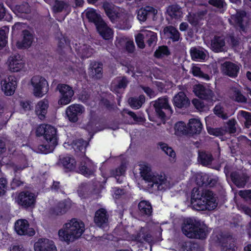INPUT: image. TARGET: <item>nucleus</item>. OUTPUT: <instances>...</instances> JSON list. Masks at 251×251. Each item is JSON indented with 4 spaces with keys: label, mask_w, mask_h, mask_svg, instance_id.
<instances>
[{
    "label": "nucleus",
    "mask_w": 251,
    "mask_h": 251,
    "mask_svg": "<svg viewBox=\"0 0 251 251\" xmlns=\"http://www.w3.org/2000/svg\"><path fill=\"white\" fill-rule=\"evenodd\" d=\"M157 40V34L152 31H148L145 38L146 44L150 47L155 44Z\"/></svg>",
    "instance_id": "de8ad7c7"
},
{
    "label": "nucleus",
    "mask_w": 251,
    "mask_h": 251,
    "mask_svg": "<svg viewBox=\"0 0 251 251\" xmlns=\"http://www.w3.org/2000/svg\"><path fill=\"white\" fill-rule=\"evenodd\" d=\"M131 238L132 241L141 244L144 242L151 243L152 241L151 234L146 228L142 226L138 231L132 234Z\"/></svg>",
    "instance_id": "9b49d317"
},
{
    "label": "nucleus",
    "mask_w": 251,
    "mask_h": 251,
    "mask_svg": "<svg viewBox=\"0 0 251 251\" xmlns=\"http://www.w3.org/2000/svg\"><path fill=\"white\" fill-rule=\"evenodd\" d=\"M157 13V10L154 7L146 6L139 9L137 17L141 22H145L148 18L153 19Z\"/></svg>",
    "instance_id": "dca6fc26"
},
{
    "label": "nucleus",
    "mask_w": 251,
    "mask_h": 251,
    "mask_svg": "<svg viewBox=\"0 0 251 251\" xmlns=\"http://www.w3.org/2000/svg\"><path fill=\"white\" fill-rule=\"evenodd\" d=\"M179 10L180 8L178 5H172L168 7L167 12L172 19H177L179 16Z\"/></svg>",
    "instance_id": "49530a36"
},
{
    "label": "nucleus",
    "mask_w": 251,
    "mask_h": 251,
    "mask_svg": "<svg viewBox=\"0 0 251 251\" xmlns=\"http://www.w3.org/2000/svg\"><path fill=\"white\" fill-rule=\"evenodd\" d=\"M233 97L235 101L239 102H245L247 101L246 98L242 94L239 90L235 89L233 91Z\"/></svg>",
    "instance_id": "864d4df0"
},
{
    "label": "nucleus",
    "mask_w": 251,
    "mask_h": 251,
    "mask_svg": "<svg viewBox=\"0 0 251 251\" xmlns=\"http://www.w3.org/2000/svg\"><path fill=\"white\" fill-rule=\"evenodd\" d=\"M202 71L201 68L198 66H194L192 68V73L193 75L196 77H199L202 74Z\"/></svg>",
    "instance_id": "774afa93"
},
{
    "label": "nucleus",
    "mask_w": 251,
    "mask_h": 251,
    "mask_svg": "<svg viewBox=\"0 0 251 251\" xmlns=\"http://www.w3.org/2000/svg\"><path fill=\"white\" fill-rule=\"evenodd\" d=\"M74 95V91L72 87L69 85L64 84V105L68 104L72 100L73 96Z\"/></svg>",
    "instance_id": "a19ab883"
},
{
    "label": "nucleus",
    "mask_w": 251,
    "mask_h": 251,
    "mask_svg": "<svg viewBox=\"0 0 251 251\" xmlns=\"http://www.w3.org/2000/svg\"><path fill=\"white\" fill-rule=\"evenodd\" d=\"M37 136L43 135L47 143L40 145L37 149V152L47 154L52 151L57 144L56 129L50 125H41L36 129Z\"/></svg>",
    "instance_id": "7ed1b4c3"
},
{
    "label": "nucleus",
    "mask_w": 251,
    "mask_h": 251,
    "mask_svg": "<svg viewBox=\"0 0 251 251\" xmlns=\"http://www.w3.org/2000/svg\"><path fill=\"white\" fill-rule=\"evenodd\" d=\"M171 52L166 46H159L158 48L154 51V56L156 58H162L165 56H168Z\"/></svg>",
    "instance_id": "37998d69"
},
{
    "label": "nucleus",
    "mask_w": 251,
    "mask_h": 251,
    "mask_svg": "<svg viewBox=\"0 0 251 251\" xmlns=\"http://www.w3.org/2000/svg\"><path fill=\"white\" fill-rule=\"evenodd\" d=\"M208 3L211 5L219 9L223 8L225 3L224 0H209Z\"/></svg>",
    "instance_id": "052dcab7"
},
{
    "label": "nucleus",
    "mask_w": 251,
    "mask_h": 251,
    "mask_svg": "<svg viewBox=\"0 0 251 251\" xmlns=\"http://www.w3.org/2000/svg\"><path fill=\"white\" fill-rule=\"evenodd\" d=\"M102 7L106 16L112 22L114 23L119 21L121 14L118 7L112 3L106 1L103 2Z\"/></svg>",
    "instance_id": "1a4fd4ad"
},
{
    "label": "nucleus",
    "mask_w": 251,
    "mask_h": 251,
    "mask_svg": "<svg viewBox=\"0 0 251 251\" xmlns=\"http://www.w3.org/2000/svg\"><path fill=\"white\" fill-rule=\"evenodd\" d=\"M191 203L198 211L212 210L218 205L216 198L212 191L205 190L201 193L198 188H194L191 193Z\"/></svg>",
    "instance_id": "f03ea898"
},
{
    "label": "nucleus",
    "mask_w": 251,
    "mask_h": 251,
    "mask_svg": "<svg viewBox=\"0 0 251 251\" xmlns=\"http://www.w3.org/2000/svg\"><path fill=\"white\" fill-rule=\"evenodd\" d=\"M8 32L9 28L6 26L0 28V49L4 48L7 44V34Z\"/></svg>",
    "instance_id": "a18cd8bd"
},
{
    "label": "nucleus",
    "mask_w": 251,
    "mask_h": 251,
    "mask_svg": "<svg viewBox=\"0 0 251 251\" xmlns=\"http://www.w3.org/2000/svg\"><path fill=\"white\" fill-rule=\"evenodd\" d=\"M24 184V182L22 181L19 177L16 176V177L13 179L11 182V188L12 189H15L17 187L23 185Z\"/></svg>",
    "instance_id": "e2e57ef3"
},
{
    "label": "nucleus",
    "mask_w": 251,
    "mask_h": 251,
    "mask_svg": "<svg viewBox=\"0 0 251 251\" xmlns=\"http://www.w3.org/2000/svg\"><path fill=\"white\" fill-rule=\"evenodd\" d=\"M15 230L20 235L33 236L35 231L32 228L29 227V224L27 220L20 219L17 220L15 224Z\"/></svg>",
    "instance_id": "9d476101"
},
{
    "label": "nucleus",
    "mask_w": 251,
    "mask_h": 251,
    "mask_svg": "<svg viewBox=\"0 0 251 251\" xmlns=\"http://www.w3.org/2000/svg\"><path fill=\"white\" fill-rule=\"evenodd\" d=\"M145 38L144 35L142 33H139L135 37V42L137 46L140 49H144L145 47Z\"/></svg>",
    "instance_id": "13d9d810"
},
{
    "label": "nucleus",
    "mask_w": 251,
    "mask_h": 251,
    "mask_svg": "<svg viewBox=\"0 0 251 251\" xmlns=\"http://www.w3.org/2000/svg\"><path fill=\"white\" fill-rule=\"evenodd\" d=\"M175 134L178 136L189 135L188 126L183 121L176 122L174 126Z\"/></svg>",
    "instance_id": "e433bc0d"
},
{
    "label": "nucleus",
    "mask_w": 251,
    "mask_h": 251,
    "mask_svg": "<svg viewBox=\"0 0 251 251\" xmlns=\"http://www.w3.org/2000/svg\"><path fill=\"white\" fill-rule=\"evenodd\" d=\"M125 112L130 116L134 121L135 122H141L142 121V118L141 117L137 116L136 114L133 111L129 110H125Z\"/></svg>",
    "instance_id": "338daca9"
},
{
    "label": "nucleus",
    "mask_w": 251,
    "mask_h": 251,
    "mask_svg": "<svg viewBox=\"0 0 251 251\" xmlns=\"http://www.w3.org/2000/svg\"><path fill=\"white\" fill-rule=\"evenodd\" d=\"M76 168V161L72 155L64 157V169L65 172L74 171Z\"/></svg>",
    "instance_id": "c9c22d12"
},
{
    "label": "nucleus",
    "mask_w": 251,
    "mask_h": 251,
    "mask_svg": "<svg viewBox=\"0 0 251 251\" xmlns=\"http://www.w3.org/2000/svg\"><path fill=\"white\" fill-rule=\"evenodd\" d=\"M125 49L128 53H133L135 50V45L132 41H127L126 43Z\"/></svg>",
    "instance_id": "69168bd1"
},
{
    "label": "nucleus",
    "mask_w": 251,
    "mask_h": 251,
    "mask_svg": "<svg viewBox=\"0 0 251 251\" xmlns=\"http://www.w3.org/2000/svg\"><path fill=\"white\" fill-rule=\"evenodd\" d=\"M128 82L126 76L117 77L111 83V90L115 93L120 94L121 90H124L127 87Z\"/></svg>",
    "instance_id": "4be33fe9"
},
{
    "label": "nucleus",
    "mask_w": 251,
    "mask_h": 251,
    "mask_svg": "<svg viewBox=\"0 0 251 251\" xmlns=\"http://www.w3.org/2000/svg\"><path fill=\"white\" fill-rule=\"evenodd\" d=\"M97 166L89 158L86 157L82 159L78 166L77 173L85 176L89 177L94 175L96 172Z\"/></svg>",
    "instance_id": "0eeeda50"
},
{
    "label": "nucleus",
    "mask_w": 251,
    "mask_h": 251,
    "mask_svg": "<svg viewBox=\"0 0 251 251\" xmlns=\"http://www.w3.org/2000/svg\"><path fill=\"white\" fill-rule=\"evenodd\" d=\"M53 10L55 13L61 12L63 10V2L61 1L55 0Z\"/></svg>",
    "instance_id": "0e129e2a"
},
{
    "label": "nucleus",
    "mask_w": 251,
    "mask_h": 251,
    "mask_svg": "<svg viewBox=\"0 0 251 251\" xmlns=\"http://www.w3.org/2000/svg\"><path fill=\"white\" fill-rule=\"evenodd\" d=\"M164 32L167 38L171 39L173 42L179 41L180 38V34L178 30L172 25L166 26L164 29Z\"/></svg>",
    "instance_id": "7c9ffc66"
},
{
    "label": "nucleus",
    "mask_w": 251,
    "mask_h": 251,
    "mask_svg": "<svg viewBox=\"0 0 251 251\" xmlns=\"http://www.w3.org/2000/svg\"><path fill=\"white\" fill-rule=\"evenodd\" d=\"M145 101V97L141 95L138 97H130L128 99L130 106L134 109L140 108Z\"/></svg>",
    "instance_id": "4c0bfd02"
},
{
    "label": "nucleus",
    "mask_w": 251,
    "mask_h": 251,
    "mask_svg": "<svg viewBox=\"0 0 251 251\" xmlns=\"http://www.w3.org/2000/svg\"><path fill=\"white\" fill-rule=\"evenodd\" d=\"M36 198L34 194L28 191L21 192L17 200L18 203L25 208L33 207Z\"/></svg>",
    "instance_id": "6e6552de"
},
{
    "label": "nucleus",
    "mask_w": 251,
    "mask_h": 251,
    "mask_svg": "<svg viewBox=\"0 0 251 251\" xmlns=\"http://www.w3.org/2000/svg\"><path fill=\"white\" fill-rule=\"evenodd\" d=\"M215 241L221 246L224 251H236L237 248L234 242L230 241L229 242L227 237L222 233L216 236Z\"/></svg>",
    "instance_id": "6ab92c4d"
},
{
    "label": "nucleus",
    "mask_w": 251,
    "mask_h": 251,
    "mask_svg": "<svg viewBox=\"0 0 251 251\" xmlns=\"http://www.w3.org/2000/svg\"><path fill=\"white\" fill-rule=\"evenodd\" d=\"M99 103L100 105L105 107L108 110H112L114 109V104L111 103L110 100L106 98H101Z\"/></svg>",
    "instance_id": "5fc2aeb1"
},
{
    "label": "nucleus",
    "mask_w": 251,
    "mask_h": 251,
    "mask_svg": "<svg viewBox=\"0 0 251 251\" xmlns=\"http://www.w3.org/2000/svg\"><path fill=\"white\" fill-rule=\"evenodd\" d=\"M222 67L225 75L232 78H235L237 76L240 68L235 63L230 61H226L222 64Z\"/></svg>",
    "instance_id": "5701e85b"
},
{
    "label": "nucleus",
    "mask_w": 251,
    "mask_h": 251,
    "mask_svg": "<svg viewBox=\"0 0 251 251\" xmlns=\"http://www.w3.org/2000/svg\"><path fill=\"white\" fill-rule=\"evenodd\" d=\"M193 92L198 98L205 100H210L214 96L212 90L200 84L194 86Z\"/></svg>",
    "instance_id": "4468645a"
},
{
    "label": "nucleus",
    "mask_w": 251,
    "mask_h": 251,
    "mask_svg": "<svg viewBox=\"0 0 251 251\" xmlns=\"http://www.w3.org/2000/svg\"><path fill=\"white\" fill-rule=\"evenodd\" d=\"M230 177L233 183L238 188L244 187L249 179L245 174L236 171L231 173Z\"/></svg>",
    "instance_id": "393cba45"
},
{
    "label": "nucleus",
    "mask_w": 251,
    "mask_h": 251,
    "mask_svg": "<svg viewBox=\"0 0 251 251\" xmlns=\"http://www.w3.org/2000/svg\"><path fill=\"white\" fill-rule=\"evenodd\" d=\"M88 75L92 79H100L103 75L102 63L97 61L91 63L88 69Z\"/></svg>",
    "instance_id": "2eb2a0df"
},
{
    "label": "nucleus",
    "mask_w": 251,
    "mask_h": 251,
    "mask_svg": "<svg viewBox=\"0 0 251 251\" xmlns=\"http://www.w3.org/2000/svg\"><path fill=\"white\" fill-rule=\"evenodd\" d=\"M161 149L168 156L175 158L176 157V153L172 148L169 147L168 144L163 142H159L157 144Z\"/></svg>",
    "instance_id": "09e8293b"
},
{
    "label": "nucleus",
    "mask_w": 251,
    "mask_h": 251,
    "mask_svg": "<svg viewBox=\"0 0 251 251\" xmlns=\"http://www.w3.org/2000/svg\"><path fill=\"white\" fill-rule=\"evenodd\" d=\"M236 120L232 118L228 121L226 123V126L223 127L225 134L227 133L229 134H234L237 131L235 125L236 124Z\"/></svg>",
    "instance_id": "79ce46f5"
},
{
    "label": "nucleus",
    "mask_w": 251,
    "mask_h": 251,
    "mask_svg": "<svg viewBox=\"0 0 251 251\" xmlns=\"http://www.w3.org/2000/svg\"><path fill=\"white\" fill-rule=\"evenodd\" d=\"M1 90L7 96H11L15 90L16 82L13 81L12 76L8 77L7 79H3L1 80Z\"/></svg>",
    "instance_id": "b1692460"
},
{
    "label": "nucleus",
    "mask_w": 251,
    "mask_h": 251,
    "mask_svg": "<svg viewBox=\"0 0 251 251\" xmlns=\"http://www.w3.org/2000/svg\"><path fill=\"white\" fill-rule=\"evenodd\" d=\"M97 30L102 38L106 40L113 38V31L107 24L103 21L102 23L96 26Z\"/></svg>",
    "instance_id": "cd10ccee"
},
{
    "label": "nucleus",
    "mask_w": 251,
    "mask_h": 251,
    "mask_svg": "<svg viewBox=\"0 0 251 251\" xmlns=\"http://www.w3.org/2000/svg\"><path fill=\"white\" fill-rule=\"evenodd\" d=\"M207 226L201 220L194 217L187 218L181 226L182 233L188 238L205 239L208 234Z\"/></svg>",
    "instance_id": "f257e3e1"
},
{
    "label": "nucleus",
    "mask_w": 251,
    "mask_h": 251,
    "mask_svg": "<svg viewBox=\"0 0 251 251\" xmlns=\"http://www.w3.org/2000/svg\"><path fill=\"white\" fill-rule=\"evenodd\" d=\"M48 102L47 100L40 101L36 106L35 113L41 120L45 118V115L47 113Z\"/></svg>",
    "instance_id": "72a5a7b5"
},
{
    "label": "nucleus",
    "mask_w": 251,
    "mask_h": 251,
    "mask_svg": "<svg viewBox=\"0 0 251 251\" xmlns=\"http://www.w3.org/2000/svg\"><path fill=\"white\" fill-rule=\"evenodd\" d=\"M63 208V203L59 202L57 205L53 208L50 209L49 214L50 217H54L56 216L61 215Z\"/></svg>",
    "instance_id": "3c124183"
},
{
    "label": "nucleus",
    "mask_w": 251,
    "mask_h": 251,
    "mask_svg": "<svg viewBox=\"0 0 251 251\" xmlns=\"http://www.w3.org/2000/svg\"><path fill=\"white\" fill-rule=\"evenodd\" d=\"M65 225L66 229L64 228V241L74 242L79 238L85 231L84 223L75 218Z\"/></svg>",
    "instance_id": "20e7f679"
},
{
    "label": "nucleus",
    "mask_w": 251,
    "mask_h": 251,
    "mask_svg": "<svg viewBox=\"0 0 251 251\" xmlns=\"http://www.w3.org/2000/svg\"><path fill=\"white\" fill-rule=\"evenodd\" d=\"M86 17L89 22L95 24L96 27L104 21L100 15L97 13L94 9L87 11L86 13Z\"/></svg>",
    "instance_id": "f704fd0d"
},
{
    "label": "nucleus",
    "mask_w": 251,
    "mask_h": 251,
    "mask_svg": "<svg viewBox=\"0 0 251 251\" xmlns=\"http://www.w3.org/2000/svg\"><path fill=\"white\" fill-rule=\"evenodd\" d=\"M225 47V40L222 36L215 35L211 40V48L215 52H221L224 51Z\"/></svg>",
    "instance_id": "c756f323"
},
{
    "label": "nucleus",
    "mask_w": 251,
    "mask_h": 251,
    "mask_svg": "<svg viewBox=\"0 0 251 251\" xmlns=\"http://www.w3.org/2000/svg\"><path fill=\"white\" fill-rule=\"evenodd\" d=\"M187 126L190 136L200 134L203 128V125L201 121L194 118L189 120Z\"/></svg>",
    "instance_id": "bb28decb"
},
{
    "label": "nucleus",
    "mask_w": 251,
    "mask_h": 251,
    "mask_svg": "<svg viewBox=\"0 0 251 251\" xmlns=\"http://www.w3.org/2000/svg\"><path fill=\"white\" fill-rule=\"evenodd\" d=\"M85 142L82 139H79L75 140L74 142V145L76 149L79 151H82L84 149Z\"/></svg>",
    "instance_id": "680f3d73"
},
{
    "label": "nucleus",
    "mask_w": 251,
    "mask_h": 251,
    "mask_svg": "<svg viewBox=\"0 0 251 251\" xmlns=\"http://www.w3.org/2000/svg\"><path fill=\"white\" fill-rule=\"evenodd\" d=\"M140 214L142 216H150L152 212V208L151 203L146 201H141L138 205Z\"/></svg>",
    "instance_id": "473e14b6"
},
{
    "label": "nucleus",
    "mask_w": 251,
    "mask_h": 251,
    "mask_svg": "<svg viewBox=\"0 0 251 251\" xmlns=\"http://www.w3.org/2000/svg\"><path fill=\"white\" fill-rule=\"evenodd\" d=\"M247 13L245 11L237 12L233 15L232 19L235 23V26L239 28L241 31H245V26L244 24V19L246 16Z\"/></svg>",
    "instance_id": "2f4dec72"
},
{
    "label": "nucleus",
    "mask_w": 251,
    "mask_h": 251,
    "mask_svg": "<svg viewBox=\"0 0 251 251\" xmlns=\"http://www.w3.org/2000/svg\"><path fill=\"white\" fill-rule=\"evenodd\" d=\"M7 63L9 70L12 72H18L24 66V63L22 60L21 56L19 54L10 56L8 58Z\"/></svg>",
    "instance_id": "a211bd4d"
},
{
    "label": "nucleus",
    "mask_w": 251,
    "mask_h": 251,
    "mask_svg": "<svg viewBox=\"0 0 251 251\" xmlns=\"http://www.w3.org/2000/svg\"><path fill=\"white\" fill-rule=\"evenodd\" d=\"M30 82L33 87V94L35 96L41 97L48 91V82L43 77L35 75L31 78Z\"/></svg>",
    "instance_id": "39448f33"
},
{
    "label": "nucleus",
    "mask_w": 251,
    "mask_h": 251,
    "mask_svg": "<svg viewBox=\"0 0 251 251\" xmlns=\"http://www.w3.org/2000/svg\"><path fill=\"white\" fill-rule=\"evenodd\" d=\"M35 251H57L52 241L48 239H39L34 244Z\"/></svg>",
    "instance_id": "f3484780"
},
{
    "label": "nucleus",
    "mask_w": 251,
    "mask_h": 251,
    "mask_svg": "<svg viewBox=\"0 0 251 251\" xmlns=\"http://www.w3.org/2000/svg\"><path fill=\"white\" fill-rule=\"evenodd\" d=\"M198 159L202 166L210 165L213 160L212 154L205 151H199Z\"/></svg>",
    "instance_id": "ea45409f"
},
{
    "label": "nucleus",
    "mask_w": 251,
    "mask_h": 251,
    "mask_svg": "<svg viewBox=\"0 0 251 251\" xmlns=\"http://www.w3.org/2000/svg\"><path fill=\"white\" fill-rule=\"evenodd\" d=\"M173 103L175 108L182 109L190 105V101L184 92L180 91L174 97Z\"/></svg>",
    "instance_id": "ddd939ff"
},
{
    "label": "nucleus",
    "mask_w": 251,
    "mask_h": 251,
    "mask_svg": "<svg viewBox=\"0 0 251 251\" xmlns=\"http://www.w3.org/2000/svg\"><path fill=\"white\" fill-rule=\"evenodd\" d=\"M108 218L106 209L100 208L95 212L94 221L97 226L103 227L108 223Z\"/></svg>",
    "instance_id": "412c9836"
},
{
    "label": "nucleus",
    "mask_w": 251,
    "mask_h": 251,
    "mask_svg": "<svg viewBox=\"0 0 251 251\" xmlns=\"http://www.w3.org/2000/svg\"><path fill=\"white\" fill-rule=\"evenodd\" d=\"M126 166L122 163L120 166L113 170L112 174L114 176H124L126 173Z\"/></svg>",
    "instance_id": "4d7b16f0"
},
{
    "label": "nucleus",
    "mask_w": 251,
    "mask_h": 251,
    "mask_svg": "<svg viewBox=\"0 0 251 251\" xmlns=\"http://www.w3.org/2000/svg\"><path fill=\"white\" fill-rule=\"evenodd\" d=\"M23 39L21 41H18L16 45L19 49H24L30 47L33 42V37L30 31L23 30L22 32Z\"/></svg>",
    "instance_id": "c85d7f7f"
},
{
    "label": "nucleus",
    "mask_w": 251,
    "mask_h": 251,
    "mask_svg": "<svg viewBox=\"0 0 251 251\" xmlns=\"http://www.w3.org/2000/svg\"><path fill=\"white\" fill-rule=\"evenodd\" d=\"M141 176L143 178L148 182H152L158 186L165 183L167 178L164 174L152 175L150 169L145 166L141 171Z\"/></svg>",
    "instance_id": "423d86ee"
},
{
    "label": "nucleus",
    "mask_w": 251,
    "mask_h": 251,
    "mask_svg": "<svg viewBox=\"0 0 251 251\" xmlns=\"http://www.w3.org/2000/svg\"><path fill=\"white\" fill-rule=\"evenodd\" d=\"M84 110V107L80 104H72L66 109V114L70 122L75 123L78 120V116L83 113Z\"/></svg>",
    "instance_id": "f8f14e48"
},
{
    "label": "nucleus",
    "mask_w": 251,
    "mask_h": 251,
    "mask_svg": "<svg viewBox=\"0 0 251 251\" xmlns=\"http://www.w3.org/2000/svg\"><path fill=\"white\" fill-rule=\"evenodd\" d=\"M239 195L245 201L251 204V190H241Z\"/></svg>",
    "instance_id": "6e6d98bb"
},
{
    "label": "nucleus",
    "mask_w": 251,
    "mask_h": 251,
    "mask_svg": "<svg viewBox=\"0 0 251 251\" xmlns=\"http://www.w3.org/2000/svg\"><path fill=\"white\" fill-rule=\"evenodd\" d=\"M206 129L208 134L211 135L219 137L225 135L223 127L213 128L207 126Z\"/></svg>",
    "instance_id": "8fccbe9b"
},
{
    "label": "nucleus",
    "mask_w": 251,
    "mask_h": 251,
    "mask_svg": "<svg viewBox=\"0 0 251 251\" xmlns=\"http://www.w3.org/2000/svg\"><path fill=\"white\" fill-rule=\"evenodd\" d=\"M14 12L17 15L20 14H28L30 12V8L27 2H24L20 5H17L14 7Z\"/></svg>",
    "instance_id": "c03bdc74"
},
{
    "label": "nucleus",
    "mask_w": 251,
    "mask_h": 251,
    "mask_svg": "<svg viewBox=\"0 0 251 251\" xmlns=\"http://www.w3.org/2000/svg\"><path fill=\"white\" fill-rule=\"evenodd\" d=\"M154 107L156 115L161 119H164L166 117V114L163 111V109H171V106H170L168 100L166 98L158 99L155 101Z\"/></svg>",
    "instance_id": "aec40b11"
},
{
    "label": "nucleus",
    "mask_w": 251,
    "mask_h": 251,
    "mask_svg": "<svg viewBox=\"0 0 251 251\" xmlns=\"http://www.w3.org/2000/svg\"><path fill=\"white\" fill-rule=\"evenodd\" d=\"M198 185L200 187H213L216 184V180L208 174L198 175L196 179Z\"/></svg>",
    "instance_id": "a878e982"
},
{
    "label": "nucleus",
    "mask_w": 251,
    "mask_h": 251,
    "mask_svg": "<svg viewBox=\"0 0 251 251\" xmlns=\"http://www.w3.org/2000/svg\"><path fill=\"white\" fill-rule=\"evenodd\" d=\"M7 181L5 178H0V196L5 194L7 189Z\"/></svg>",
    "instance_id": "bf43d9fd"
},
{
    "label": "nucleus",
    "mask_w": 251,
    "mask_h": 251,
    "mask_svg": "<svg viewBox=\"0 0 251 251\" xmlns=\"http://www.w3.org/2000/svg\"><path fill=\"white\" fill-rule=\"evenodd\" d=\"M191 58L194 61H200L204 60L206 54L204 51L196 47H192L190 50Z\"/></svg>",
    "instance_id": "58836bf2"
},
{
    "label": "nucleus",
    "mask_w": 251,
    "mask_h": 251,
    "mask_svg": "<svg viewBox=\"0 0 251 251\" xmlns=\"http://www.w3.org/2000/svg\"><path fill=\"white\" fill-rule=\"evenodd\" d=\"M241 115L245 119V126L246 128H250L251 126V113L241 110L240 111Z\"/></svg>",
    "instance_id": "603ef678"
}]
</instances>
